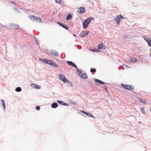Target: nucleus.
<instances>
[{
    "instance_id": "f257e3e1",
    "label": "nucleus",
    "mask_w": 151,
    "mask_h": 151,
    "mask_svg": "<svg viewBox=\"0 0 151 151\" xmlns=\"http://www.w3.org/2000/svg\"><path fill=\"white\" fill-rule=\"evenodd\" d=\"M39 60L44 63L46 64H49L51 66L55 68H58L59 66L56 64L54 61L52 60H50L45 59H40Z\"/></svg>"
},
{
    "instance_id": "f03ea898",
    "label": "nucleus",
    "mask_w": 151,
    "mask_h": 151,
    "mask_svg": "<svg viewBox=\"0 0 151 151\" xmlns=\"http://www.w3.org/2000/svg\"><path fill=\"white\" fill-rule=\"evenodd\" d=\"M125 18L123 17L122 15H119L116 17L115 20L117 24H119L120 21L122 19Z\"/></svg>"
},
{
    "instance_id": "7ed1b4c3",
    "label": "nucleus",
    "mask_w": 151,
    "mask_h": 151,
    "mask_svg": "<svg viewBox=\"0 0 151 151\" xmlns=\"http://www.w3.org/2000/svg\"><path fill=\"white\" fill-rule=\"evenodd\" d=\"M30 19L36 21L37 22H39L41 23L42 22V21L39 17H35L34 16H31L29 17Z\"/></svg>"
},
{
    "instance_id": "20e7f679",
    "label": "nucleus",
    "mask_w": 151,
    "mask_h": 151,
    "mask_svg": "<svg viewBox=\"0 0 151 151\" xmlns=\"http://www.w3.org/2000/svg\"><path fill=\"white\" fill-rule=\"evenodd\" d=\"M121 85L125 88L130 91L134 89V86L132 85H129L123 84H121Z\"/></svg>"
},
{
    "instance_id": "39448f33",
    "label": "nucleus",
    "mask_w": 151,
    "mask_h": 151,
    "mask_svg": "<svg viewBox=\"0 0 151 151\" xmlns=\"http://www.w3.org/2000/svg\"><path fill=\"white\" fill-rule=\"evenodd\" d=\"M80 76L84 79H86L87 78V74L84 72L81 71L80 72Z\"/></svg>"
},
{
    "instance_id": "423d86ee",
    "label": "nucleus",
    "mask_w": 151,
    "mask_h": 151,
    "mask_svg": "<svg viewBox=\"0 0 151 151\" xmlns=\"http://www.w3.org/2000/svg\"><path fill=\"white\" fill-rule=\"evenodd\" d=\"M89 32L87 31H83L80 34V36L81 37H84L88 34Z\"/></svg>"
},
{
    "instance_id": "0eeeda50",
    "label": "nucleus",
    "mask_w": 151,
    "mask_h": 151,
    "mask_svg": "<svg viewBox=\"0 0 151 151\" xmlns=\"http://www.w3.org/2000/svg\"><path fill=\"white\" fill-rule=\"evenodd\" d=\"M59 77L60 79L61 80L63 81L64 82H67V80L63 75L60 74L59 76Z\"/></svg>"
},
{
    "instance_id": "6e6552de",
    "label": "nucleus",
    "mask_w": 151,
    "mask_h": 151,
    "mask_svg": "<svg viewBox=\"0 0 151 151\" xmlns=\"http://www.w3.org/2000/svg\"><path fill=\"white\" fill-rule=\"evenodd\" d=\"M67 63L69 65H70L74 67L75 68H77V70L78 71H79V70L77 68V66L76 65L73 63V62L70 61H67Z\"/></svg>"
},
{
    "instance_id": "1a4fd4ad",
    "label": "nucleus",
    "mask_w": 151,
    "mask_h": 151,
    "mask_svg": "<svg viewBox=\"0 0 151 151\" xmlns=\"http://www.w3.org/2000/svg\"><path fill=\"white\" fill-rule=\"evenodd\" d=\"M85 12V8L84 7H81L78 8V12L80 13H84Z\"/></svg>"
},
{
    "instance_id": "9d476101",
    "label": "nucleus",
    "mask_w": 151,
    "mask_h": 151,
    "mask_svg": "<svg viewBox=\"0 0 151 151\" xmlns=\"http://www.w3.org/2000/svg\"><path fill=\"white\" fill-rule=\"evenodd\" d=\"M30 86L32 88H35L39 89L40 88V86H38L37 84L35 83H32L30 84Z\"/></svg>"
},
{
    "instance_id": "9b49d317",
    "label": "nucleus",
    "mask_w": 151,
    "mask_h": 151,
    "mask_svg": "<svg viewBox=\"0 0 151 151\" xmlns=\"http://www.w3.org/2000/svg\"><path fill=\"white\" fill-rule=\"evenodd\" d=\"M81 112L87 115L88 116L92 118H94L93 116L90 113L86 112L83 111H81Z\"/></svg>"
},
{
    "instance_id": "f8f14e48",
    "label": "nucleus",
    "mask_w": 151,
    "mask_h": 151,
    "mask_svg": "<svg viewBox=\"0 0 151 151\" xmlns=\"http://www.w3.org/2000/svg\"><path fill=\"white\" fill-rule=\"evenodd\" d=\"M58 24L60 25V26H61L62 27H63V28H65L66 29L68 30V27L66 25H64V24H63L60 22H58L57 23Z\"/></svg>"
},
{
    "instance_id": "ddd939ff",
    "label": "nucleus",
    "mask_w": 151,
    "mask_h": 151,
    "mask_svg": "<svg viewBox=\"0 0 151 151\" xmlns=\"http://www.w3.org/2000/svg\"><path fill=\"white\" fill-rule=\"evenodd\" d=\"M95 82L96 83H98L99 84H104V83L100 80L97 79H95Z\"/></svg>"
},
{
    "instance_id": "4468645a",
    "label": "nucleus",
    "mask_w": 151,
    "mask_h": 151,
    "mask_svg": "<svg viewBox=\"0 0 151 151\" xmlns=\"http://www.w3.org/2000/svg\"><path fill=\"white\" fill-rule=\"evenodd\" d=\"M83 24V28L85 29L88 27V25L89 24L87 22L84 21Z\"/></svg>"
},
{
    "instance_id": "2eb2a0df",
    "label": "nucleus",
    "mask_w": 151,
    "mask_h": 151,
    "mask_svg": "<svg viewBox=\"0 0 151 151\" xmlns=\"http://www.w3.org/2000/svg\"><path fill=\"white\" fill-rule=\"evenodd\" d=\"M105 46L103 43L100 44L98 46V48L99 49H104Z\"/></svg>"
},
{
    "instance_id": "dca6fc26",
    "label": "nucleus",
    "mask_w": 151,
    "mask_h": 151,
    "mask_svg": "<svg viewBox=\"0 0 151 151\" xmlns=\"http://www.w3.org/2000/svg\"><path fill=\"white\" fill-rule=\"evenodd\" d=\"M92 19L93 18L91 17H89L87 18V19L84 21H85L86 22H87L89 24V23L92 20Z\"/></svg>"
},
{
    "instance_id": "f3484780",
    "label": "nucleus",
    "mask_w": 151,
    "mask_h": 151,
    "mask_svg": "<svg viewBox=\"0 0 151 151\" xmlns=\"http://www.w3.org/2000/svg\"><path fill=\"white\" fill-rule=\"evenodd\" d=\"M58 106V104L56 103H54L51 105V107L53 108H55Z\"/></svg>"
},
{
    "instance_id": "a211bd4d",
    "label": "nucleus",
    "mask_w": 151,
    "mask_h": 151,
    "mask_svg": "<svg viewBox=\"0 0 151 151\" xmlns=\"http://www.w3.org/2000/svg\"><path fill=\"white\" fill-rule=\"evenodd\" d=\"M145 40L148 43L149 46H151V40L148 38H146Z\"/></svg>"
},
{
    "instance_id": "6ab92c4d",
    "label": "nucleus",
    "mask_w": 151,
    "mask_h": 151,
    "mask_svg": "<svg viewBox=\"0 0 151 151\" xmlns=\"http://www.w3.org/2000/svg\"><path fill=\"white\" fill-rule=\"evenodd\" d=\"M139 100L141 102L143 103L144 104H147V102L145 99H140Z\"/></svg>"
},
{
    "instance_id": "aec40b11",
    "label": "nucleus",
    "mask_w": 151,
    "mask_h": 151,
    "mask_svg": "<svg viewBox=\"0 0 151 151\" xmlns=\"http://www.w3.org/2000/svg\"><path fill=\"white\" fill-rule=\"evenodd\" d=\"M72 17L71 14H69L66 17V19L67 20L70 19L72 18Z\"/></svg>"
},
{
    "instance_id": "412c9836",
    "label": "nucleus",
    "mask_w": 151,
    "mask_h": 151,
    "mask_svg": "<svg viewBox=\"0 0 151 151\" xmlns=\"http://www.w3.org/2000/svg\"><path fill=\"white\" fill-rule=\"evenodd\" d=\"M52 54L55 56H58V53L56 52H52Z\"/></svg>"
},
{
    "instance_id": "4be33fe9",
    "label": "nucleus",
    "mask_w": 151,
    "mask_h": 151,
    "mask_svg": "<svg viewBox=\"0 0 151 151\" xmlns=\"http://www.w3.org/2000/svg\"><path fill=\"white\" fill-rule=\"evenodd\" d=\"M1 101L2 102L3 106V107H4V109L5 108L4 101L3 99L1 100Z\"/></svg>"
},
{
    "instance_id": "5701e85b",
    "label": "nucleus",
    "mask_w": 151,
    "mask_h": 151,
    "mask_svg": "<svg viewBox=\"0 0 151 151\" xmlns=\"http://www.w3.org/2000/svg\"><path fill=\"white\" fill-rule=\"evenodd\" d=\"M15 91L17 92H20L21 91V88L20 87H18L16 88Z\"/></svg>"
},
{
    "instance_id": "b1692460",
    "label": "nucleus",
    "mask_w": 151,
    "mask_h": 151,
    "mask_svg": "<svg viewBox=\"0 0 151 151\" xmlns=\"http://www.w3.org/2000/svg\"><path fill=\"white\" fill-rule=\"evenodd\" d=\"M90 71L91 73L93 72L95 73L96 71V70L94 68H91L90 69Z\"/></svg>"
},
{
    "instance_id": "393cba45",
    "label": "nucleus",
    "mask_w": 151,
    "mask_h": 151,
    "mask_svg": "<svg viewBox=\"0 0 151 151\" xmlns=\"http://www.w3.org/2000/svg\"><path fill=\"white\" fill-rule=\"evenodd\" d=\"M140 110L142 111L143 114H145V111L143 107L141 108H140Z\"/></svg>"
},
{
    "instance_id": "a878e982",
    "label": "nucleus",
    "mask_w": 151,
    "mask_h": 151,
    "mask_svg": "<svg viewBox=\"0 0 151 151\" xmlns=\"http://www.w3.org/2000/svg\"><path fill=\"white\" fill-rule=\"evenodd\" d=\"M55 2L56 3H60L61 2V0H55Z\"/></svg>"
},
{
    "instance_id": "bb28decb",
    "label": "nucleus",
    "mask_w": 151,
    "mask_h": 151,
    "mask_svg": "<svg viewBox=\"0 0 151 151\" xmlns=\"http://www.w3.org/2000/svg\"><path fill=\"white\" fill-rule=\"evenodd\" d=\"M40 107L39 106H37L36 107V110H38L40 109Z\"/></svg>"
},
{
    "instance_id": "cd10ccee",
    "label": "nucleus",
    "mask_w": 151,
    "mask_h": 151,
    "mask_svg": "<svg viewBox=\"0 0 151 151\" xmlns=\"http://www.w3.org/2000/svg\"><path fill=\"white\" fill-rule=\"evenodd\" d=\"M132 61L133 62H134L135 61H136L137 60V59L136 58H133L132 60Z\"/></svg>"
},
{
    "instance_id": "c85d7f7f",
    "label": "nucleus",
    "mask_w": 151,
    "mask_h": 151,
    "mask_svg": "<svg viewBox=\"0 0 151 151\" xmlns=\"http://www.w3.org/2000/svg\"><path fill=\"white\" fill-rule=\"evenodd\" d=\"M58 102L59 103H60V104H63L62 103H63V102L61 101H58Z\"/></svg>"
},
{
    "instance_id": "c756f323",
    "label": "nucleus",
    "mask_w": 151,
    "mask_h": 151,
    "mask_svg": "<svg viewBox=\"0 0 151 151\" xmlns=\"http://www.w3.org/2000/svg\"><path fill=\"white\" fill-rule=\"evenodd\" d=\"M92 51H94V52H98L99 51H97V49H96L95 50H92Z\"/></svg>"
},
{
    "instance_id": "7c9ffc66",
    "label": "nucleus",
    "mask_w": 151,
    "mask_h": 151,
    "mask_svg": "<svg viewBox=\"0 0 151 151\" xmlns=\"http://www.w3.org/2000/svg\"><path fill=\"white\" fill-rule=\"evenodd\" d=\"M124 66L125 67H128V66H127V65H124Z\"/></svg>"
},
{
    "instance_id": "2f4dec72",
    "label": "nucleus",
    "mask_w": 151,
    "mask_h": 151,
    "mask_svg": "<svg viewBox=\"0 0 151 151\" xmlns=\"http://www.w3.org/2000/svg\"><path fill=\"white\" fill-rule=\"evenodd\" d=\"M104 88L105 89H106V86H105L104 87Z\"/></svg>"
},
{
    "instance_id": "473e14b6",
    "label": "nucleus",
    "mask_w": 151,
    "mask_h": 151,
    "mask_svg": "<svg viewBox=\"0 0 151 151\" xmlns=\"http://www.w3.org/2000/svg\"><path fill=\"white\" fill-rule=\"evenodd\" d=\"M19 27V26L18 25H17L16 26V28L17 29Z\"/></svg>"
},
{
    "instance_id": "72a5a7b5",
    "label": "nucleus",
    "mask_w": 151,
    "mask_h": 151,
    "mask_svg": "<svg viewBox=\"0 0 151 151\" xmlns=\"http://www.w3.org/2000/svg\"><path fill=\"white\" fill-rule=\"evenodd\" d=\"M150 111H151V108H150Z\"/></svg>"
},
{
    "instance_id": "f704fd0d",
    "label": "nucleus",
    "mask_w": 151,
    "mask_h": 151,
    "mask_svg": "<svg viewBox=\"0 0 151 151\" xmlns=\"http://www.w3.org/2000/svg\"><path fill=\"white\" fill-rule=\"evenodd\" d=\"M99 85V84H97L96 85Z\"/></svg>"
},
{
    "instance_id": "c9c22d12",
    "label": "nucleus",
    "mask_w": 151,
    "mask_h": 151,
    "mask_svg": "<svg viewBox=\"0 0 151 151\" xmlns=\"http://www.w3.org/2000/svg\"><path fill=\"white\" fill-rule=\"evenodd\" d=\"M12 3L13 4H14V3L13 2H12Z\"/></svg>"
}]
</instances>
